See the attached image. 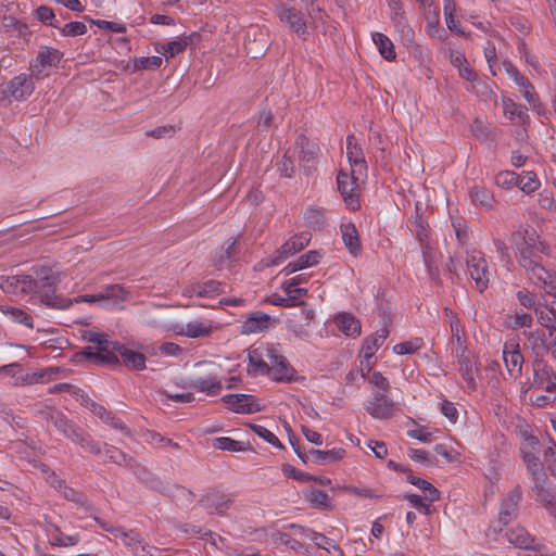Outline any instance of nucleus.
<instances>
[{"label": "nucleus", "mask_w": 556, "mask_h": 556, "mask_svg": "<svg viewBox=\"0 0 556 556\" xmlns=\"http://www.w3.org/2000/svg\"><path fill=\"white\" fill-rule=\"evenodd\" d=\"M281 289L290 298L293 306L302 305L303 302L300 301L301 298L305 296L308 292L306 288H302L301 286H290L287 287V281L281 283Z\"/></svg>", "instance_id": "obj_58"}, {"label": "nucleus", "mask_w": 556, "mask_h": 556, "mask_svg": "<svg viewBox=\"0 0 556 556\" xmlns=\"http://www.w3.org/2000/svg\"><path fill=\"white\" fill-rule=\"evenodd\" d=\"M521 453L527 469L532 477L533 486L532 491L547 511L556 518V489L551 488L547 483V477L543 471V466L538 457L539 454V440L532 434L523 432V443L521 445Z\"/></svg>", "instance_id": "obj_2"}, {"label": "nucleus", "mask_w": 556, "mask_h": 556, "mask_svg": "<svg viewBox=\"0 0 556 556\" xmlns=\"http://www.w3.org/2000/svg\"><path fill=\"white\" fill-rule=\"evenodd\" d=\"M0 372L4 374L5 376L11 377L13 379L14 386L31 384V382H18V378L21 376H22V378H24L25 376H30V374L24 372V370L17 363L1 366Z\"/></svg>", "instance_id": "obj_54"}, {"label": "nucleus", "mask_w": 556, "mask_h": 556, "mask_svg": "<svg viewBox=\"0 0 556 556\" xmlns=\"http://www.w3.org/2000/svg\"><path fill=\"white\" fill-rule=\"evenodd\" d=\"M277 15L289 30L302 39L308 35V23L305 14L290 3V0H279L275 4Z\"/></svg>", "instance_id": "obj_8"}, {"label": "nucleus", "mask_w": 556, "mask_h": 556, "mask_svg": "<svg viewBox=\"0 0 556 556\" xmlns=\"http://www.w3.org/2000/svg\"><path fill=\"white\" fill-rule=\"evenodd\" d=\"M405 498L410 503V505L419 510L420 513L427 515L430 513V504L425 500V496L421 497L418 494L409 493L405 495Z\"/></svg>", "instance_id": "obj_63"}, {"label": "nucleus", "mask_w": 556, "mask_h": 556, "mask_svg": "<svg viewBox=\"0 0 556 556\" xmlns=\"http://www.w3.org/2000/svg\"><path fill=\"white\" fill-rule=\"evenodd\" d=\"M222 400L228 409L237 414H254L262 410L261 403L251 394H226Z\"/></svg>", "instance_id": "obj_17"}, {"label": "nucleus", "mask_w": 556, "mask_h": 556, "mask_svg": "<svg viewBox=\"0 0 556 556\" xmlns=\"http://www.w3.org/2000/svg\"><path fill=\"white\" fill-rule=\"evenodd\" d=\"M48 541L52 546H74L79 542V535L64 534L59 528L54 527L47 532Z\"/></svg>", "instance_id": "obj_40"}, {"label": "nucleus", "mask_w": 556, "mask_h": 556, "mask_svg": "<svg viewBox=\"0 0 556 556\" xmlns=\"http://www.w3.org/2000/svg\"><path fill=\"white\" fill-rule=\"evenodd\" d=\"M164 329L173 332L176 336L186 337L189 339H200L210 337L217 329V327L212 319L202 317L189 320L186 324L172 323L164 326Z\"/></svg>", "instance_id": "obj_10"}, {"label": "nucleus", "mask_w": 556, "mask_h": 556, "mask_svg": "<svg viewBox=\"0 0 556 556\" xmlns=\"http://www.w3.org/2000/svg\"><path fill=\"white\" fill-rule=\"evenodd\" d=\"M85 340L93 343V346H87L84 350V355L89 359H94L98 363L103 364H116L118 358L114 353L115 344L109 340L108 334L99 332L97 330H88L84 336Z\"/></svg>", "instance_id": "obj_6"}, {"label": "nucleus", "mask_w": 556, "mask_h": 556, "mask_svg": "<svg viewBox=\"0 0 556 556\" xmlns=\"http://www.w3.org/2000/svg\"><path fill=\"white\" fill-rule=\"evenodd\" d=\"M87 407L91 410V413L99 417L101 420H103L105 424L110 425L111 427L119 430L125 429L124 422L112 415V413L108 412L104 406L101 404L96 403L94 401L88 400L86 403Z\"/></svg>", "instance_id": "obj_36"}, {"label": "nucleus", "mask_w": 556, "mask_h": 556, "mask_svg": "<svg viewBox=\"0 0 556 556\" xmlns=\"http://www.w3.org/2000/svg\"><path fill=\"white\" fill-rule=\"evenodd\" d=\"M495 182L500 187L510 188L511 186L517 185L518 175L511 170H503L496 175Z\"/></svg>", "instance_id": "obj_62"}, {"label": "nucleus", "mask_w": 556, "mask_h": 556, "mask_svg": "<svg viewBox=\"0 0 556 556\" xmlns=\"http://www.w3.org/2000/svg\"><path fill=\"white\" fill-rule=\"evenodd\" d=\"M502 105L504 115L510 121H514L516 117H518L520 122H525V119L528 118L526 109L514 100L509 98H503Z\"/></svg>", "instance_id": "obj_47"}, {"label": "nucleus", "mask_w": 556, "mask_h": 556, "mask_svg": "<svg viewBox=\"0 0 556 556\" xmlns=\"http://www.w3.org/2000/svg\"><path fill=\"white\" fill-rule=\"evenodd\" d=\"M266 376L278 382H290L295 379V370L283 356L279 344H276V353L273 355L269 371Z\"/></svg>", "instance_id": "obj_19"}, {"label": "nucleus", "mask_w": 556, "mask_h": 556, "mask_svg": "<svg viewBox=\"0 0 556 556\" xmlns=\"http://www.w3.org/2000/svg\"><path fill=\"white\" fill-rule=\"evenodd\" d=\"M213 447L220 451L244 452L249 450V444L229 437H218L213 440Z\"/></svg>", "instance_id": "obj_46"}, {"label": "nucleus", "mask_w": 556, "mask_h": 556, "mask_svg": "<svg viewBox=\"0 0 556 556\" xmlns=\"http://www.w3.org/2000/svg\"><path fill=\"white\" fill-rule=\"evenodd\" d=\"M306 500L315 507L325 508L330 505V497L324 490L312 489L306 493Z\"/></svg>", "instance_id": "obj_57"}, {"label": "nucleus", "mask_w": 556, "mask_h": 556, "mask_svg": "<svg viewBox=\"0 0 556 556\" xmlns=\"http://www.w3.org/2000/svg\"><path fill=\"white\" fill-rule=\"evenodd\" d=\"M86 33L87 26L83 22L77 21L65 24L61 29L63 36H81Z\"/></svg>", "instance_id": "obj_64"}, {"label": "nucleus", "mask_w": 556, "mask_h": 556, "mask_svg": "<svg viewBox=\"0 0 556 556\" xmlns=\"http://www.w3.org/2000/svg\"><path fill=\"white\" fill-rule=\"evenodd\" d=\"M534 314L543 329L525 331L523 334L533 353L538 355L552 353L556 359V308L545 303L535 306Z\"/></svg>", "instance_id": "obj_3"}, {"label": "nucleus", "mask_w": 556, "mask_h": 556, "mask_svg": "<svg viewBox=\"0 0 556 556\" xmlns=\"http://www.w3.org/2000/svg\"><path fill=\"white\" fill-rule=\"evenodd\" d=\"M407 482L422 491L425 500L429 503H433L440 500V491L429 481L413 475H408Z\"/></svg>", "instance_id": "obj_38"}, {"label": "nucleus", "mask_w": 556, "mask_h": 556, "mask_svg": "<svg viewBox=\"0 0 556 556\" xmlns=\"http://www.w3.org/2000/svg\"><path fill=\"white\" fill-rule=\"evenodd\" d=\"M445 316L451 319L450 328H451L452 338L455 341V343L457 344L455 350H458V353H460L462 351H466L465 339H464L465 332H464V328H463L459 319L454 317L453 312L448 308H445Z\"/></svg>", "instance_id": "obj_42"}, {"label": "nucleus", "mask_w": 556, "mask_h": 556, "mask_svg": "<svg viewBox=\"0 0 556 556\" xmlns=\"http://www.w3.org/2000/svg\"><path fill=\"white\" fill-rule=\"evenodd\" d=\"M201 505L211 514H224L233 503L231 494H225L213 490L207 492L200 501Z\"/></svg>", "instance_id": "obj_23"}, {"label": "nucleus", "mask_w": 556, "mask_h": 556, "mask_svg": "<svg viewBox=\"0 0 556 556\" xmlns=\"http://www.w3.org/2000/svg\"><path fill=\"white\" fill-rule=\"evenodd\" d=\"M304 220L308 227L320 229L325 225V211L319 207H308L304 212Z\"/></svg>", "instance_id": "obj_52"}, {"label": "nucleus", "mask_w": 556, "mask_h": 556, "mask_svg": "<svg viewBox=\"0 0 556 556\" xmlns=\"http://www.w3.org/2000/svg\"><path fill=\"white\" fill-rule=\"evenodd\" d=\"M296 147L300 148L299 159L304 163L314 162L318 153V147L309 142L306 138L301 137L296 141Z\"/></svg>", "instance_id": "obj_48"}, {"label": "nucleus", "mask_w": 556, "mask_h": 556, "mask_svg": "<svg viewBox=\"0 0 556 556\" xmlns=\"http://www.w3.org/2000/svg\"><path fill=\"white\" fill-rule=\"evenodd\" d=\"M341 235L344 245L353 256H358L362 251V245L358 237V231L353 223L342 224Z\"/></svg>", "instance_id": "obj_33"}, {"label": "nucleus", "mask_w": 556, "mask_h": 556, "mask_svg": "<svg viewBox=\"0 0 556 556\" xmlns=\"http://www.w3.org/2000/svg\"><path fill=\"white\" fill-rule=\"evenodd\" d=\"M362 176L358 174L346 173L340 170L337 177L338 190L340 191L344 203L351 211H356L359 207V185L358 180Z\"/></svg>", "instance_id": "obj_12"}, {"label": "nucleus", "mask_w": 556, "mask_h": 556, "mask_svg": "<svg viewBox=\"0 0 556 556\" xmlns=\"http://www.w3.org/2000/svg\"><path fill=\"white\" fill-rule=\"evenodd\" d=\"M276 344L255 342L248 349V372L251 376H265L269 371Z\"/></svg>", "instance_id": "obj_9"}, {"label": "nucleus", "mask_w": 556, "mask_h": 556, "mask_svg": "<svg viewBox=\"0 0 556 556\" xmlns=\"http://www.w3.org/2000/svg\"><path fill=\"white\" fill-rule=\"evenodd\" d=\"M270 327V317L263 312H255L241 325V332L244 334L258 333Z\"/></svg>", "instance_id": "obj_32"}, {"label": "nucleus", "mask_w": 556, "mask_h": 556, "mask_svg": "<svg viewBox=\"0 0 556 556\" xmlns=\"http://www.w3.org/2000/svg\"><path fill=\"white\" fill-rule=\"evenodd\" d=\"M502 67L509 79H511L518 87L519 92L532 108V110L540 112V110L543 109V105L531 81L526 76H523L513 63L508 61H504L502 63Z\"/></svg>", "instance_id": "obj_11"}, {"label": "nucleus", "mask_w": 556, "mask_h": 556, "mask_svg": "<svg viewBox=\"0 0 556 556\" xmlns=\"http://www.w3.org/2000/svg\"><path fill=\"white\" fill-rule=\"evenodd\" d=\"M128 298V292L119 285H110L97 294H84L74 299H68L62 295L52 294L45 295L43 302L47 306L67 309L73 303H89L99 304L103 307L117 306Z\"/></svg>", "instance_id": "obj_4"}, {"label": "nucleus", "mask_w": 556, "mask_h": 556, "mask_svg": "<svg viewBox=\"0 0 556 556\" xmlns=\"http://www.w3.org/2000/svg\"><path fill=\"white\" fill-rule=\"evenodd\" d=\"M224 291L223 285L215 280H207L202 283H193L185 287L181 294L187 298L193 295L199 298H212Z\"/></svg>", "instance_id": "obj_28"}, {"label": "nucleus", "mask_w": 556, "mask_h": 556, "mask_svg": "<svg viewBox=\"0 0 556 556\" xmlns=\"http://www.w3.org/2000/svg\"><path fill=\"white\" fill-rule=\"evenodd\" d=\"M388 334V329L381 328L364 340L361 353L366 362L367 372H369L371 365L375 363L372 359L376 352L383 344Z\"/></svg>", "instance_id": "obj_26"}, {"label": "nucleus", "mask_w": 556, "mask_h": 556, "mask_svg": "<svg viewBox=\"0 0 556 556\" xmlns=\"http://www.w3.org/2000/svg\"><path fill=\"white\" fill-rule=\"evenodd\" d=\"M516 299L518 300L519 304L523 306L525 308L529 309H535V306H538L536 302V294L527 290V289H520L516 292Z\"/></svg>", "instance_id": "obj_60"}, {"label": "nucleus", "mask_w": 556, "mask_h": 556, "mask_svg": "<svg viewBox=\"0 0 556 556\" xmlns=\"http://www.w3.org/2000/svg\"><path fill=\"white\" fill-rule=\"evenodd\" d=\"M114 353L122 358V362L129 368L142 370L146 368V356L121 343L115 344Z\"/></svg>", "instance_id": "obj_29"}, {"label": "nucleus", "mask_w": 556, "mask_h": 556, "mask_svg": "<svg viewBox=\"0 0 556 556\" xmlns=\"http://www.w3.org/2000/svg\"><path fill=\"white\" fill-rule=\"evenodd\" d=\"M94 520L101 529L111 533L115 538H119L136 556H160V549L143 543L140 540L139 534L134 530H125L123 527L116 526L112 521L103 520L98 517H96Z\"/></svg>", "instance_id": "obj_5"}, {"label": "nucleus", "mask_w": 556, "mask_h": 556, "mask_svg": "<svg viewBox=\"0 0 556 556\" xmlns=\"http://www.w3.org/2000/svg\"><path fill=\"white\" fill-rule=\"evenodd\" d=\"M506 326L509 329L517 330L520 328H531L533 325V317L523 311H516L507 315Z\"/></svg>", "instance_id": "obj_45"}, {"label": "nucleus", "mask_w": 556, "mask_h": 556, "mask_svg": "<svg viewBox=\"0 0 556 556\" xmlns=\"http://www.w3.org/2000/svg\"><path fill=\"white\" fill-rule=\"evenodd\" d=\"M0 311L3 315H5L10 320L24 325L28 328H33V318L25 311L14 307L11 305H1Z\"/></svg>", "instance_id": "obj_44"}, {"label": "nucleus", "mask_w": 556, "mask_h": 556, "mask_svg": "<svg viewBox=\"0 0 556 556\" xmlns=\"http://www.w3.org/2000/svg\"><path fill=\"white\" fill-rule=\"evenodd\" d=\"M425 346L422 338H413L408 341L397 343L393 346V352L397 355L414 354Z\"/></svg>", "instance_id": "obj_50"}, {"label": "nucleus", "mask_w": 556, "mask_h": 556, "mask_svg": "<svg viewBox=\"0 0 556 556\" xmlns=\"http://www.w3.org/2000/svg\"><path fill=\"white\" fill-rule=\"evenodd\" d=\"M466 352L467 351H462L458 353V350H455V355L458 359L459 372L463 379L466 381L468 389L473 391L477 388L476 377L478 375V366L477 361L469 354H466Z\"/></svg>", "instance_id": "obj_25"}, {"label": "nucleus", "mask_w": 556, "mask_h": 556, "mask_svg": "<svg viewBox=\"0 0 556 556\" xmlns=\"http://www.w3.org/2000/svg\"><path fill=\"white\" fill-rule=\"evenodd\" d=\"M439 409L441 412V414L453 425H455L458 420V409L456 407V405L446 400V399H443L440 404H439Z\"/></svg>", "instance_id": "obj_59"}, {"label": "nucleus", "mask_w": 556, "mask_h": 556, "mask_svg": "<svg viewBox=\"0 0 556 556\" xmlns=\"http://www.w3.org/2000/svg\"><path fill=\"white\" fill-rule=\"evenodd\" d=\"M189 43V37H178L177 39L166 43H156L155 51L160 54H164L166 59H172L182 53L187 49Z\"/></svg>", "instance_id": "obj_34"}, {"label": "nucleus", "mask_w": 556, "mask_h": 556, "mask_svg": "<svg viewBox=\"0 0 556 556\" xmlns=\"http://www.w3.org/2000/svg\"><path fill=\"white\" fill-rule=\"evenodd\" d=\"M507 540L510 544L519 548H534V538L522 527L511 528L506 532Z\"/></svg>", "instance_id": "obj_35"}, {"label": "nucleus", "mask_w": 556, "mask_h": 556, "mask_svg": "<svg viewBox=\"0 0 556 556\" xmlns=\"http://www.w3.org/2000/svg\"><path fill=\"white\" fill-rule=\"evenodd\" d=\"M522 236L517 232L516 237L522 239L517 243L519 251V263L526 270L529 279L538 287L543 288L545 293L556 299V273L545 268L541 264V254L549 255L551 247L544 240H541L535 232Z\"/></svg>", "instance_id": "obj_1"}, {"label": "nucleus", "mask_w": 556, "mask_h": 556, "mask_svg": "<svg viewBox=\"0 0 556 556\" xmlns=\"http://www.w3.org/2000/svg\"><path fill=\"white\" fill-rule=\"evenodd\" d=\"M503 361L511 378L516 379L521 376L525 359L517 340H509L504 343Z\"/></svg>", "instance_id": "obj_20"}, {"label": "nucleus", "mask_w": 556, "mask_h": 556, "mask_svg": "<svg viewBox=\"0 0 556 556\" xmlns=\"http://www.w3.org/2000/svg\"><path fill=\"white\" fill-rule=\"evenodd\" d=\"M239 254V249L237 247L236 241H231L228 243L225 250H222L218 254L215 255L214 264L217 269H224L229 267L232 261L237 260Z\"/></svg>", "instance_id": "obj_43"}, {"label": "nucleus", "mask_w": 556, "mask_h": 556, "mask_svg": "<svg viewBox=\"0 0 556 556\" xmlns=\"http://www.w3.org/2000/svg\"><path fill=\"white\" fill-rule=\"evenodd\" d=\"M47 415L54 426L63 432L68 439L75 440L72 429H76L70 421L59 412L49 408Z\"/></svg>", "instance_id": "obj_49"}, {"label": "nucleus", "mask_w": 556, "mask_h": 556, "mask_svg": "<svg viewBox=\"0 0 556 556\" xmlns=\"http://www.w3.org/2000/svg\"><path fill=\"white\" fill-rule=\"evenodd\" d=\"M191 387L208 396H216L222 392L223 381L222 377L215 369L206 375L193 378Z\"/></svg>", "instance_id": "obj_22"}, {"label": "nucleus", "mask_w": 556, "mask_h": 556, "mask_svg": "<svg viewBox=\"0 0 556 556\" xmlns=\"http://www.w3.org/2000/svg\"><path fill=\"white\" fill-rule=\"evenodd\" d=\"M162 58L159 55L142 56L135 60L137 70L159 68L162 65Z\"/></svg>", "instance_id": "obj_61"}, {"label": "nucleus", "mask_w": 556, "mask_h": 556, "mask_svg": "<svg viewBox=\"0 0 556 556\" xmlns=\"http://www.w3.org/2000/svg\"><path fill=\"white\" fill-rule=\"evenodd\" d=\"M395 29L401 42L407 48L409 54L415 55L418 60L422 61L425 58V50L415 41L414 29L402 20L395 24Z\"/></svg>", "instance_id": "obj_24"}, {"label": "nucleus", "mask_w": 556, "mask_h": 556, "mask_svg": "<svg viewBox=\"0 0 556 556\" xmlns=\"http://www.w3.org/2000/svg\"><path fill=\"white\" fill-rule=\"evenodd\" d=\"M346 455L345 448L333 447L328 451L311 450L307 453V458L316 465H327L342 460Z\"/></svg>", "instance_id": "obj_30"}, {"label": "nucleus", "mask_w": 556, "mask_h": 556, "mask_svg": "<svg viewBox=\"0 0 556 556\" xmlns=\"http://www.w3.org/2000/svg\"><path fill=\"white\" fill-rule=\"evenodd\" d=\"M371 38L384 60L394 61L396 59L394 45L387 35L376 31L371 34Z\"/></svg>", "instance_id": "obj_37"}, {"label": "nucleus", "mask_w": 556, "mask_h": 556, "mask_svg": "<svg viewBox=\"0 0 556 556\" xmlns=\"http://www.w3.org/2000/svg\"><path fill=\"white\" fill-rule=\"evenodd\" d=\"M521 500V491L519 489L511 490L506 497L503 498L498 513V522L507 525L511 521L518 511V504Z\"/></svg>", "instance_id": "obj_27"}, {"label": "nucleus", "mask_w": 556, "mask_h": 556, "mask_svg": "<svg viewBox=\"0 0 556 556\" xmlns=\"http://www.w3.org/2000/svg\"><path fill=\"white\" fill-rule=\"evenodd\" d=\"M365 410L375 419H390L395 409V403L387 392L376 391L364 404Z\"/></svg>", "instance_id": "obj_16"}, {"label": "nucleus", "mask_w": 556, "mask_h": 556, "mask_svg": "<svg viewBox=\"0 0 556 556\" xmlns=\"http://www.w3.org/2000/svg\"><path fill=\"white\" fill-rule=\"evenodd\" d=\"M61 369L59 367H47L34 372H30V376H22L18 378V382H31L33 383H43L53 380L58 377Z\"/></svg>", "instance_id": "obj_41"}, {"label": "nucleus", "mask_w": 556, "mask_h": 556, "mask_svg": "<svg viewBox=\"0 0 556 556\" xmlns=\"http://www.w3.org/2000/svg\"><path fill=\"white\" fill-rule=\"evenodd\" d=\"M465 254L466 271L475 281L476 289L483 292L489 287L491 277L485 255L476 248L466 249Z\"/></svg>", "instance_id": "obj_7"}, {"label": "nucleus", "mask_w": 556, "mask_h": 556, "mask_svg": "<svg viewBox=\"0 0 556 556\" xmlns=\"http://www.w3.org/2000/svg\"><path fill=\"white\" fill-rule=\"evenodd\" d=\"M72 431H73V435L75 438V440H72L73 442L78 443L85 451H87L89 453H92V454L100 453V446L96 442H93L89 438V435L84 434L78 429H72Z\"/></svg>", "instance_id": "obj_55"}, {"label": "nucleus", "mask_w": 556, "mask_h": 556, "mask_svg": "<svg viewBox=\"0 0 556 556\" xmlns=\"http://www.w3.org/2000/svg\"><path fill=\"white\" fill-rule=\"evenodd\" d=\"M517 185L523 192L531 193L539 189L540 180L538 179L535 173L522 172V174L518 176Z\"/></svg>", "instance_id": "obj_53"}, {"label": "nucleus", "mask_w": 556, "mask_h": 556, "mask_svg": "<svg viewBox=\"0 0 556 556\" xmlns=\"http://www.w3.org/2000/svg\"><path fill=\"white\" fill-rule=\"evenodd\" d=\"M311 235L308 232H301L291 237L286 241L275 253L274 257L266 263L267 266H275L283 262L289 256L303 250L309 242Z\"/></svg>", "instance_id": "obj_18"}, {"label": "nucleus", "mask_w": 556, "mask_h": 556, "mask_svg": "<svg viewBox=\"0 0 556 556\" xmlns=\"http://www.w3.org/2000/svg\"><path fill=\"white\" fill-rule=\"evenodd\" d=\"M469 197L472 204L484 208H492L494 204L492 192L483 186H473L469 191Z\"/></svg>", "instance_id": "obj_39"}, {"label": "nucleus", "mask_w": 556, "mask_h": 556, "mask_svg": "<svg viewBox=\"0 0 556 556\" xmlns=\"http://www.w3.org/2000/svg\"><path fill=\"white\" fill-rule=\"evenodd\" d=\"M534 354L535 358L532 363L533 380L531 382V388L552 392L556 389V372H554L552 366L543 359L545 354Z\"/></svg>", "instance_id": "obj_14"}, {"label": "nucleus", "mask_w": 556, "mask_h": 556, "mask_svg": "<svg viewBox=\"0 0 556 556\" xmlns=\"http://www.w3.org/2000/svg\"><path fill=\"white\" fill-rule=\"evenodd\" d=\"M312 535H313V542L319 548H323V549L331 553L332 556H344V553L341 549V547L332 539H330L324 534H312Z\"/></svg>", "instance_id": "obj_51"}, {"label": "nucleus", "mask_w": 556, "mask_h": 556, "mask_svg": "<svg viewBox=\"0 0 556 556\" xmlns=\"http://www.w3.org/2000/svg\"><path fill=\"white\" fill-rule=\"evenodd\" d=\"M250 428L255 434H257L260 438H262L263 440H265L267 443L271 444L273 446L278 447V448L283 447L280 440L266 427L256 425V424H251Z\"/></svg>", "instance_id": "obj_56"}, {"label": "nucleus", "mask_w": 556, "mask_h": 556, "mask_svg": "<svg viewBox=\"0 0 556 556\" xmlns=\"http://www.w3.org/2000/svg\"><path fill=\"white\" fill-rule=\"evenodd\" d=\"M334 324L346 337L356 338L361 334V321L350 313H339L334 316Z\"/></svg>", "instance_id": "obj_31"}, {"label": "nucleus", "mask_w": 556, "mask_h": 556, "mask_svg": "<svg viewBox=\"0 0 556 556\" xmlns=\"http://www.w3.org/2000/svg\"><path fill=\"white\" fill-rule=\"evenodd\" d=\"M346 156L351 170L358 176H365L367 173L365 155L354 135L346 137Z\"/></svg>", "instance_id": "obj_21"}, {"label": "nucleus", "mask_w": 556, "mask_h": 556, "mask_svg": "<svg viewBox=\"0 0 556 556\" xmlns=\"http://www.w3.org/2000/svg\"><path fill=\"white\" fill-rule=\"evenodd\" d=\"M62 59V53L51 47L41 48L36 58L30 61L29 67L35 79L40 80L49 76L50 68Z\"/></svg>", "instance_id": "obj_13"}, {"label": "nucleus", "mask_w": 556, "mask_h": 556, "mask_svg": "<svg viewBox=\"0 0 556 556\" xmlns=\"http://www.w3.org/2000/svg\"><path fill=\"white\" fill-rule=\"evenodd\" d=\"M33 75L20 74L4 84L2 92L4 97L14 101H24L35 90Z\"/></svg>", "instance_id": "obj_15"}]
</instances>
